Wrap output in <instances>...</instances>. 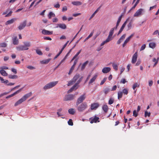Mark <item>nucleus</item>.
I'll use <instances>...</instances> for the list:
<instances>
[{
	"mask_svg": "<svg viewBox=\"0 0 159 159\" xmlns=\"http://www.w3.org/2000/svg\"><path fill=\"white\" fill-rule=\"evenodd\" d=\"M24 45H20L16 47L18 51L27 50L29 49V48L31 46L30 43L29 42H24Z\"/></svg>",
	"mask_w": 159,
	"mask_h": 159,
	"instance_id": "f257e3e1",
	"label": "nucleus"
},
{
	"mask_svg": "<svg viewBox=\"0 0 159 159\" xmlns=\"http://www.w3.org/2000/svg\"><path fill=\"white\" fill-rule=\"evenodd\" d=\"M32 93L31 92L26 94L16 102L14 106H16L17 105H20L22 102L25 101L27 98L30 97L32 95Z\"/></svg>",
	"mask_w": 159,
	"mask_h": 159,
	"instance_id": "f03ea898",
	"label": "nucleus"
},
{
	"mask_svg": "<svg viewBox=\"0 0 159 159\" xmlns=\"http://www.w3.org/2000/svg\"><path fill=\"white\" fill-rule=\"evenodd\" d=\"M88 107L87 103L86 102H84L82 103L77 107V110L79 112H83Z\"/></svg>",
	"mask_w": 159,
	"mask_h": 159,
	"instance_id": "7ed1b4c3",
	"label": "nucleus"
},
{
	"mask_svg": "<svg viewBox=\"0 0 159 159\" xmlns=\"http://www.w3.org/2000/svg\"><path fill=\"white\" fill-rule=\"evenodd\" d=\"M58 83V81H54L51 82L46 84L43 88L45 90L50 89L55 86Z\"/></svg>",
	"mask_w": 159,
	"mask_h": 159,
	"instance_id": "20e7f679",
	"label": "nucleus"
},
{
	"mask_svg": "<svg viewBox=\"0 0 159 159\" xmlns=\"http://www.w3.org/2000/svg\"><path fill=\"white\" fill-rule=\"evenodd\" d=\"M80 75L77 74L75 75L74 76L71 80L67 84V86H69L70 85H72L80 77Z\"/></svg>",
	"mask_w": 159,
	"mask_h": 159,
	"instance_id": "39448f33",
	"label": "nucleus"
},
{
	"mask_svg": "<svg viewBox=\"0 0 159 159\" xmlns=\"http://www.w3.org/2000/svg\"><path fill=\"white\" fill-rule=\"evenodd\" d=\"M75 96L73 94H68L65 95L64 98V101H67L73 100Z\"/></svg>",
	"mask_w": 159,
	"mask_h": 159,
	"instance_id": "423d86ee",
	"label": "nucleus"
},
{
	"mask_svg": "<svg viewBox=\"0 0 159 159\" xmlns=\"http://www.w3.org/2000/svg\"><path fill=\"white\" fill-rule=\"evenodd\" d=\"M85 98V94L81 95L79 98L77 102H76V105L78 106L81 103L83 102V101Z\"/></svg>",
	"mask_w": 159,
	"mask_h": 159,
	"instance_id": "0eeeda50",
	"label": "nucleus"
},
{
	"mask_svg": "<svg viewBox=\"0 0 159 159\" xmlns=\"http://www.w3.org/2000/svg\"><path fill=\"white\" fill-rule=\"evenodd\" d=\"M122 16H123V15H121L119 16V17L118 18V19L117 22L116 24V26L115 27H114V28H111V29L110 31H111L112 32H113V33H114V30H117V27H118V26L119 25V24L121 20V18H122Z\"/></svg>",
	"mask_w": 159,
	"mask_h": 159,
	"instance_id": "6e6552de",
	"label": "nucleus"
},
{
	"mask_svg": "<svg viewBox=\"0 0 159 159\" xmlns=\"http://www.w3.org/2000/svg\"><path fill=\"white\" fill-rule=\"evenodd\" d=\"M113 33H113V32H112L111 31H110L107 38L105 41H104L103 42L104 44H105L107 42H108L112 39V37Z\"/></svg>",
	"mask_w": 159,
	"mask_h": 159,
	"instance_id": "1a4fd4ad",
	"label": "nucleus"
},
{
	"mask_svg": "<svg viewBox=\"0 0 159 159\" xmlns=\"http://www.w3.org/2000/svg\"><path fill=\"white\" fill-rule=\"evenodd\" d=\"M99 118L98 117L95 116L94 117H91L89 118V120H90V123L92 124L93 123H96L97 122H99Z\"/></svg>",
	"mask_w": 159,
	"mask_h": 159,
	"instance_id": "9d476101",
	"label": "nucleus"
},
{
	"mask_svg": "<svg viewBox=\"0 0 159 159\" xmlns=\"http://www.w3.org/2000/svg\"><path fill=\"white\" fill-rule=\"evenodd\" d=\"M23 88H24V87H23V88L20 89L19 90H17V91H16V92H14V93L8 96H7V97H6V98H10L12 97L13 96H15V95L17 94L18 93H19L20 92L22 91V90L23 89Z\"/></svg>",
	"mask_w": 159,
	"mask_h": 159,
	"instance_id": "9b49d317",
	"label": "nucleus"
},
{
	"mask_svg": "<svg viewBox=\"0 0 159 159\" xmlns=\"http://www.w3.org/2000/svg\"><path fill=\"white\" fill-rule=\"evenodd\" d=\"M143 11V9L140 8L137 10L134 15V17H138L142 15V12Z\"/></svg>",
	"mask_w": 159,
	"mask_h": 159,
	"instance_id": "f8f14e48",
	"label": "nucleus"
},
{
	"mask_svg": "<svg viewBox=\"0 0 159 159\" xmlns=\"http://www.w3.org/2000/svg\"><path fill=\"white\" fill-rule=\"evenodd\" d=\"M134 33L132 34L129 36L126 39L122 45L123 47H124L126 45L127 43L129 41L131 38L134 35Z\"/></svg>",
	"mask_w": 159,
	"mask_h": 159,
	"instance_id": "ddd939ff",
	"label": "nucleus"
},
{
	"mask_svg": "<svg viewBox=\"0 0 159 159\" xmlns=\"http://www.w3.org/2000/svg\"><path fill=\"white\" fill-rule=\"evenodd\" d=\"M138 57L137 52H136L133 55L132 58L131 62L132 63L134 64L136 62Z\"/></svg>",
	"mask_w": 159,
	"mask_h": 159,
	"instance_id": "4468645a",
	"label": "nucleus"
},
{
	"mask_svg": "<svg viewBox=\"0 0 159 159\" xmlns=\"http://www.w3.org/2000/svg\"><path fill=\"white\" fill-rule=\"evenodd\" d=\"M128 19H127L123 23V25H122V26L121 27L118 33L117 34V35H118L119 34H120L121 32L122 31L123 29L125 27L126 24L127 23V20Z\"/></svg>",
	"mask_w": 159,
	"mask_h": 159,
	"instance_id": "2eb2a0df",
	"label": "nucleus"
},
{
	"mask_svg": "<svg viewBox=\"0 0 159 159\" xmlns=\"http://www.w3.org/2000/svg\"><path fill=\"white\" fill-rule=\"evenodd\" d=\"M26 21L25 20L22 23L20 24L18 27V29L19 30H21L23 29L26 26Z\"/></svg>",
	"mask_w": 159,
	"mask_h": 159,
	"instance_id": "dca6fc26",
	"label": "nucleus"
},
{
	"mask_svg": "<svg viewBox=\"0 0 159 159\" xmlns=\"http://www.w3.org/2000/svg\"><path fill=\"white\" fill-rule=\"evenodd\" d=\"M99 106V104L98 103H93L91 105V109L92 110L96 109Z\"/></svg>",
	"mask_w": 159,
	"mask_h": 159,
	"instance_id": "f3484780",
	"label": "nucleus"
},
{
	"mask_svg": "<svg viewBox=\"0 0 159 159\" xmlns=\"http://www.w3.org/2000/svg\"><path fill=\"white\" fill-rule=\"evenodd\" d=\"M58 27L62 29H65L66 28V26L64 24H57L55 28H57Z\"/></svg>",
	"mask_w": 159,
	"mask_h": 159,
	"instance_id": "a211bd4d",
	"label": "nucleus"
},
{
	"mask_svg": "<svg viewBox=\"0 0 159 159\" xmlns=\"http://www.w3.org/2000/svg\"><path fill=\"white\" fill-rule=\"evenodd\" d=\"M42 32L43 34L46 35L52 34L53 33L52 31H49L45 29L43 30Z\"/></svg>",
	"mask_w": 159,
	"mask_h": 159,
	"instance_id": "6ab92c4d",
	"label": "nucleus"
},
{
	"mask_svg": "<svg viewBox=\"0 0 159 159\" xmlns=\"http://www.w3.org/2000/svg\"><path fill=\"white\" fill-rule=\"evenodd\" d=\"M111 70V68L109 67H105L103 68L102 70V72L104 73H107L109 72Z\"/></svg>",
	"mask_w": 159,
	"mask_h": 159,
	"instance_id": "aec40b11",
	"label": "nucleus"
},
{
	"mask_svg": "<svg viewBox=\"0 0 159 159\" xmlns=\"http://www.w3.org/2000/svg\"><path fill=\"white\" fill-rule=\"evenodd\" d=\"M111 91V89L109 87H107L104 89L103 91L106 95L108 94Z\"/></svg>",
	"mask_w": 159,
	"mask_h": 159,
	"instance_id": "412c9836",
	"label": "nucleus"
},
{
	"mask_svg": "<svg viewBox=\"0 0 159 159\" xmlns=\"http://www.w3.org/2000/svg\"><path fill=\"white\" fill-rule=\"evenodd\" d=\"M126 36V34H123L118 40L117 43L118 44H120L121 42L125 39Z\"/></svg>",
	"mask_w": 159,
	"mask_h": 159,
	"instance_id": "4be33fe9",
	"label": "nucleus"
},
{
	"mask_svg": "<svg viewBox=\"0 0 159 159\" xmlns=\"http://www.w3.org/2000/svg\"><path fill=\"white\" fill-rule=\"evenodd\" d=\"M16 20V18H13L11 20L7 21L5 23L6 25H7L9 24H10L13 23Z\"/></svg>",
	"mask_w": 159,
	"mask_h": 159,
	"instance_id": "5701e85b",
	"label": "nucleus"
},
{
	"mask_svg": "<svg viewBox=\"0 0 159 159\" xmlns=\"http://www.w3.org/2000/svg\"><path fill=\"white\" fill-rule=\"evenodd\" d=\"M97 75H95L92 78H91L89 82V84L93 83L97 78Z\"/></svg>",
	"mask_w": 159,
	"mask_h": 159,
	"instance_id": "b1692460",
	"label": "nucleus"
},
{
	"mask_svg": "<svg viewBox=\"0 0 159 159\" xmlns=\"http://www.w3.org/2000/svg\"><path fill=\"white\" fill-rule=\"evenodd\" d=\"M72 4L75 6H80L82 4V3L80 1H74L72 2Z\"/></svg>",
	"mask_w": 159,
	"mask_h": 159,
	"instance_id": "393cba45",
	"label": "nucleus"
},
{
	"mask_svg": "<svg viewBox=\"0 0 159 159\" xmlns=\"http://www.w3.org/2000/svg\"><path fill=\"white\" fill-rule=\"evenodd\" d=\"M18 40L16 37H14L13 39V43L14 45H17L18 44Z\"/></svg>",
	"mask_w": 159,
	"mask_h": 159,
	"instance_id": "a878e982",
	"label": "nucleus"
},
{
	"mask_svg": "<svg viewBox=\"0 0 159 159\" xmlns=\"http://www.w3.org/2000/svg\"><path fill=\"white\" fill-rule=\"evenodd\" d=\"M51 60V58H49L45 60H43L40 61V63L42 64H48Z\"/></svg>",
	"mask_w": 159,
	"mask_h": 159,
	"instance_id": "bb28decb",
	"label": "nucleus"
},
{
	"mask_svg": "<svg viewBox=\"0 0 159 159\" xmlns=\"http://www.w3.org/2000/svg\"><path fill=\"white\" fill-rule=\"evenodd\" d=\"M0 73L2 75L4 76H7L8 75L7 73L3 70H0Z\"/></svg>",
	"mask_w": 159,
	"mask_h": 159,
	"instance_id": "cd10ccee",
	"label": "nucleus"
},
{
	"mask_svg": "<svg viewBox=\"0 0 159 159\" xmlns=\"http://www.w3.org/2000/svg\"><path fill=\"white\" fill-rule=\"evenodd\" d=\"M112 66L113 67V68L116 70L117 71L118 69V64L117 65L115 63H112Z\"/></svg>",
	"mask_w": 159,
	"mask_h": 159,
	"instance_id": "c85d7f7f",
	"label": "nucleus"
},
{
	"mask_svg": "<svg viewBox=\"0 0 159 159\" xmlns=\"http://www.w3.org/2000/svg\"><path fill=\"white\" fill-rule=\"evenodd\" d=\"M8 78L11 79H16L18 78V76L16 75H9L8 76Z\"/></svg>",
	"mask_w": 159,
	"mask_h": 159,
	"instance_id": "c756f323",
	"label": "nucleus"
},
{
	"mask_svg": "<svg viewBox=\"0 0 159 159\" xmlns=\"http://www.w3.org/2000/svg\"><path fill=\"white\" fill-rule=\"evenodd\" d=\"M88 62H89V61H86L85 62H84L82 64L81 67V70H83L84 69L86 66L87 64L88 63Z\"/></svg>",
	"mask_w": 159,
	"mask_h": 159,
	"instance_id": "7c9ffc66",
	"label": "nucleus"
},
{
	"mask_svg": "<svg viewBox=\"0 0 159 159\" xmlns=\"http://www.w3.org/2000/svg\"><path fill=\"white\" fill-rule=\"evenodd\" d=\"M102 109L105 112H107V111L108 107L106 105H104L102 107Z\"/></svg>",
	"mask_w": 159,
	"mask_h": 159,
	"instance_id": "2f4dec72",
	"label": "nucleus"
},
{
	"mask_svg": "<svg viewBox=\"0 0 159 159\" xmlns=\"http://www.w3.org/2000/svg\"><path fill=\"white\" fill-rule=\"evenodd\" d=\"M68 112L71 115H74L75 113V111L73 108H70L68 110Z\"/></svg>",
	"mask_w": 159,
	"mask_h": 159,
	"instance_id": "473e14b6",
	"label": "nucleus"
},
{
	"mask_svg": "<svg viewBox=\"0 0 159 159\" xmlns=\"http://www.w3.org/2000/svg\"><path fill=\"white\" fill-rule=\"evenodd\" d=\"M149 46L151 48H154L156 46V44L154 43H150L149 44Z\"/></svg>",
	"mask_w": 159,
	"mask_h": 159,
	"instance_id": "72a5a7b5",
	"label": "nucleus"
},
{
	"mask_svg": "<svg viewBox=\"0 0 159 159\" xmlns=\"http://www.w3.org/2000/svg\"><path fill=\"white\" fill-rule=\"evenodd\" d=\"M55 16V14L52 12H50L48 15V17L49 19H51L52 17H54Z\"/></svg>",
	"mask_w": 159,
	"mask_h": 159,
	"instance_id": "f704fd0d",
	"label": "nucleus"
},
{
	"mask_svg": "<svg viewBox=\"0 0 159 159\" xmlns=\"http://www.w3.org/2000/svg\"><path fill=\"white\" fill-rule=\"evenodd\" d=\"M123 93L121 92H119L118 93V98L119 99L120 98H122V96Z\"/></svg>",
	"mask_w": 159,
	"mask_h": 159,
	"instance_id": "c9c22d12",
	"label": "nucleus"
},
{
	"mask_svg": "<svg viewBox=\"0 0 159 159\" xmlns=\"http://www.w3.org/2000/svg\"><path fill=\"white\" fill-rule=\"evenodd\" d=\"M93 33V31L91 32V33L88 36V37H87L84 40V42L86 40H87L88 39H89V38H90L91 37Z\"/></svg>",
	"mask_w": 159,
	"mask_h": 159,
	"instance_id": "e433bc0d",
	"label": "nucleus"
},
{
	"mask_svg": "<svg viewBox=\"0 0 159 159\" xmlns=\"http://www.w3.org/2000/svg\"><path fill=\"white\" fill-rule=\"evenodd\" d=\"M78 84H77V83H76L72 87L74 89V90H75L78 89L79 86L78 85Z\"/></svg>",
	"mask_w": 159,
	"mask_h": 159,
	"instance_id": "4c0bfd02",
	"label": "nucleus"
},
{
	"mask_svg": "<svg viewBox=\"0 0 159 159\" xmlns=\"http://www.w3.org/2000/svg\"><path fill=\"white\" fill-rule=\"evenodd\" d=\"M36 53L39 55H43V53L39 49L36 50Z\"/></svg>",
	"mask_w": 159,
	"mask_h": 159,
	"instance_id": "58836bf2",
	"label": "nucleus"
},
{
	"mask_svg": "<svg viewBox=\"0 0 159 159\" xmlns=\"http://www.w3.org/2000/svg\"><path fill=\"white\" fill-rule=\"evenodd\" d=\"M114 101V99L113 98H111L109 100L108 103L110 105L111 104L113 103Z\"/></svg>",
	"mask_w": 159,
	"mask_h": 159,
	"instance_id": "ea45409f",
	"label": "nucleus"
},
{
	"mask_svg": "<svg viewBox=\"0 0 159 159\" xmlns=\"http://www.w3.org/2000/svg\"><path fill=\"white\" fill-rule=\"evenodd\" d=\"M7 46V44L4 43H0V47L5 48Z\"/></svg>",
	"mask_w": 159,
	"mask_h": 159,
	"instance_id": "a19ab883",
	"label": "nucleus"
},
{
	"mask_svg": "<svg viewBox=\"0 0 159 159\" xmlns=\"http://www.w3.org/2000/svg\"><path fill=\"white\" fill-rule=\"evenodd\" d=\"M68 123L69 125L72 126L73 125V122H72V120L71 119L69 120L68 122Z\"/></svg>",
	"mask_w": 159,
	"mask_h": 159,
	"instance_id": "79ce46f5",
	"label": "nucleus"
},
{
	"mask_svg": "<svg viewBox=\"0 0 159 159\" xmlns=\"http://www.w3.org/2000/svg\"><path fill=\"white\" fill-rule=\"evenodd\" d=\"M139 85H138L137 83H135L133 84V89L134 90L137 87H139Z\"/></svg>",
	"mask_w": 159,
	"mask_h": 159,
	"instance_id": "37998d69",
	"label": "nucleus"
},
{
	"mask_svg": "<svg viewBox=\"0 0 159 159\" xmlns=\"http://www.w3.org/2000/svg\"><path fill=\"white\" fill-rule=\"evenodd\" d=\"M151 113L149 112H148L147 111H146L145 112V116L146 117L147 116L148 117H149L150 116Z\"/></svg>",
	"mask_w": 159,
	"mask_h": 159,
	"instance_id": "c03bdc74",
	"label": "nucleus"
},
{
	"mask_svg": "<svg viewBox=\"0 0 159 159\" xmlns=\"http://www.w3.org/2000/svg\"><path fill=\"white\" fill-rule=\"evenodd\" d=\"M74 68H75V67H74L73 66H72L71 67L69 70V72L68 73L69 75H70L72 72L73 71V70H74Z\"/></svg>",
	"mask_w": 159,
	"mask_h": 159,
	"instance_id": "a18cd8bd",
	"label": "nucleus"
},
{
	"mask_svg": "<svg viewBox=\"0 0 159 159\" xmlns=\"http://www.w3.org/2000/svg\"><path fill=\"white\" fill-rule=\"evenodd\" d=\"M107 79V78H104L103 80L101 81V82L100 83V85H101L103 84L106 81Z\"/></svg>",
	"mask_w": 159,
	"mask_h": 159,
	"instance_id": "49530a36",
	"label": "nucleus"
},
{
	"mask_svg": "<svg viewBox=\"0 0 159 159\" xmlns=\"http://www.w3.org/2000/svg\"><path fill=\"white\" fill-rule=\"evenodd\" d=\"M122 92V93H123L124 94L127 95L128 93V90L126 89H124Z\"/></svg>",
	"mask_w": 159,
	"mask_h": 159,
	"instance_id": "de8ad7c7",
	"label": "nucleus"
},
{
	"mask_svg": "<svg viewBox=\"0 0 159 159\" xmlns=\"http://www.w3.org/2000/svg\"><path fill=\"white\" fill-rule=\"evenodd\" d=\"M133 116L135 117H136L138 116V113L137 112L136 110H134L133 112Z\"/></svg>",
	"mask_w": 159,
	"mask_h": 159,
	"instance_id": "09e8293b",
	"label": "nucleus"
},
{
	"mask_svg": "<svg viewBox=\"0 0 159 159\" xmlns=\"http://www.w3.org/2000/svg\"><path fill=\"white\" fill-rule=\"evenodd\" d=\"M27 68L31 70L35 69V67L31 66H28L27 67Z\"/></svg>",
	"mask_w": 159,
	"mask_h": 159,
	"instance_id": "8fccbe9b",
	"label": "nucleus"
},
{
	"mask_svg": "<svg viewBox=\"0 0 159 159\" xmlns=\"http://www.w3.org/2000/svg\"><path fill=\"white\" fill-rule=\"evenodd\" d=\"M139 0H137V1L136 2V3L134 4V5L132 7V9H134L135 7H136L137 5L139 3Z\"/></svg>",
	"mask_w": 159,
	"mask_h": 159,
	"instance_id": "3c124183",
	"label": "nucleus"
},
{
	"mask_svg": "<svg viewBox=\"0 0 159 159\" xmlns=\"http://www.w3.org/2000/svg\"><path fill=\"white\" fill-rule=\"evenodd\" d=\"M145 47L146 45L145 44H143L141 47L140 51H141L143 50L145 48Z\"/></svg>",
	"mask_w": 159,
	"mask_h": 159,
	"instance_id": "603ef678",
	"label": "nucleus"
},
{
	"mask_svg": "<svg viewBox=\"0 0 159 159\" xmlns=\"http://www.w3.org/2000/svg\"><path fill=\"white\" fill-rule=\"evenodd\" d=\"M11 70L14 74H16L17 73V70L16 69L14 68H12L11 69Z\"/></svg>",
	"mask_w": 159,
	"mask_h": 159,
	"instance_id": "864d4df0",
	"label": "nucleus"
},
{
	"mask_svg": "<svg viewBox=\"0 0 159 159\" xmlns=\"http://www.w3.org/2000/svg\"><path fill=\"white\" fill-rule=\"evenodd\" d=\"M127 26L128 28V30H130L131 29L132 27V23L131 22L128 24L127 25Z\"/></svg>",
	"mask_w": 159,
	"mask_h": 159,
	"instance_id": "5fc2aeb1",
	"label": "nucleus"
},
{
	"mask_svg": "<svg viewBox=\"0 0 159 159\" xmlns=\"http://www.w3.org/2000/svg\"><path fill=\"white\" fill-rule=\"evenodd\" d=\"M83 78V76L81 77V78H80V79L78 80L77 82V84H79V83L81 81L82 79Z\"/></svg>",
	"mask_w": 159,
	"mask_h": 159,
	"instance_id": "6e6d98bb",
	"label": "nucleus"
},
{
	"mask_svg": "<svg viewBox=\"0 0 159 159\" xmlns=\"http://www.w3.org/2000/svg\"><path fill=\"white\" fill-rule=\"evenodd\" d=\"M127 81H126V80L124 79H122L120 81V83H122L124 84H125V82H126Z\"/></svg>",
	"mask_w": 159,
	"mask_h": 159,
	"instance_id": "4d7b16f0",
	"label": "nucleus"
},
{
	"mask_svg": "<svg viewBox=\"0 0 159 159\" xmlns=\"http://www.w3.org/2000/svg\"><path fill=\"white\" fill-rule=\"evenodd\" d=\"M44 39L45 40H51L52 39L50 37H43Z\"/></svg>",
	"mask_w": 159,
	"mask_h": 159,
	"instance_id": "13d9d810",
	"label": "nucleus"
},
{
	"mask_svg": "<svg viewBox=\"0 0 159 159\" xmlns=\"http://www.w3.org/2000/svg\"><path fill=\"white\" fill-rule=\"evenodd\" d=\"M116 88H117V86L116 85H114L112 87L111 89V91H112L115 90H116Z\"/></svg>",
	"mask_w": 159,
	"mask_h": 159,
	"instance_id": "bf43d9fd",
	"label": "nucleus"
},
{
	"mask_svg": "<svg viewBox=\"0 0 159 159\" xmlns=\"http://www.w3.org/2000/svg\"><path fill=\"white\" fill-rule=\"evenodd\" d=\"M81 50L82 49H81L76 53V54L75 56V57H76L78 56V55L81 52Z\"/></svg>",
	"mask_w": 159,
	"mask_h": 159,
	"instance_id": "052dcab7",
	"label": "nucleus"
},
{
	"mask_svg": "<svg viewBox=\"0 0 159 159\" xmlns=\"http://www.w3.org/2000/svg\"><path fill=\"white\" fill-rule=\"evenodd\" d=\"M157 7V5H155L153 6L152 7H150V10H151L153 9L156 8Z\"/></svg>",
	"mask_w": 159,
	"mask_h": 159,
	"instance_id": "680f3d73",
	"label": "nucleus"
},
{
	"mask_svg": "<svg viewBox=\"0 0 159 159\" xmlns=\"http://www.w3.org/2000/svg\"><path fill=\"white\" fill-rule=\"evenodd\" d=\"M81 13H75V14H73V16H74V17H76V16H79V15H81Z\"/></svg>",
	"mask_w": 159,
	"mask_h": 159,
	"instance_id": "e2e57ef3",
	"label": "nucleus"
},
{
	"mask_svg": "<svg viewBox=\"0 0 159 159\" xmlns=\"http://www.w3.org/2000/svg\"><path fill=\"white\" fill-rule=\"evenodd\" d=\"M74 90V89L72 87H71L69 90L68 91L67 93H71Z\"/></svg>",
	"mask_w": 159,
	"mask_h": 159,
	"instance_id": "0e129e2a",
	"label": "nucleus"
},
{
	"mask_svg": "<svg viewBox=\"0 0 159 159\" xmlns=\"http://www.w3.org/2000/svg\"><path fill=\"white\" fill-rule=\"evenodd\" d=\"M9 59V57L7 56H5L4 57V61H6Z\"/></svg>",
	"mask_w": 159,
	"mask_h": 159,
	"instance_id": "69168bd1",
	"label": "nucleus"
},
{
	"mask_svg": "<svg viewBox=\"0 0 159 159\" xmlns=\"http://www.w3.org/2000/svg\"><path fill=\"white\" fill-rule=\"evenodd\" d=\"M12 12L11 11L8 14L6 15L5 17H7L10 16L12 13Z\"/></svg>",
	"mask_w": 159,
	"mask_h": 159,
	"instance_id": "338daca9",
	"label": "nucleus"
},
{
	"mask_svg": "<svg viewBox=\"0 0 159 159\" xmlns=\"http://www.w3.org/2000/svg\"><path fill=\"white\" fill-rule=\"evenodd\" d=\"M101 7V6H100L94 12V13L95 14L99 10L100 8Z\"/></svg>",
	"mask_w": 159,
	"mask_h": 159,
	"instance_id": "774afa93",
	"label": "nucleus"
}]
</instances>
